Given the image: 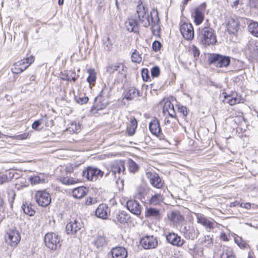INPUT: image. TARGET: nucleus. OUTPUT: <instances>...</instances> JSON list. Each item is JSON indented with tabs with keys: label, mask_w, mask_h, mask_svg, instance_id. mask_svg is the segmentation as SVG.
I'll list each match as a JSON object with an SVG mask.
<instances>
[{
	"label": "nucleus",
	"mask_w": 258,
	"mask_h": 258,
	"mask_svg": "<svg viewBox=\"0 0 258 258\" xmlns=\"http://www.w3.org/2000/svg\"><path fill=\"white\" fill-rule=\"evenodd\" d=\"M29 136V134L28 133H24L20 135H18L17 136H16L15 137H10L13 139H17V140H24L26 139Z\"/></svg>",
	"instance_id": "680f3d73"
},
{
	"label": "nucleus",
	"mask_w": 258,
	"mask_h": 258,
	"mask_svg": "<svg viewBox=\"0 0 258 258\" xmlns=\"http://www.w3.org/2000/svg\"><path fill=\"white\" fill-rule=\"evenodd\" d=\"M192 53L193 54L194 57L195 58V59H197V58L199 57L200 55V50L196 46H194L192 49Z\"/></svg>",
	"instance_id": "0e129e2a"
},
{
	"label": "nucleus",
	"mask_w": 258,
	"mask_h": 258,
	"mask_svg": "<svg viewBox=\"0 0 258 258\" xmlns=\"http://www.w3.org/2000/svg\"><path fill=\"white\" fill-rule=\"evenodd\" d=\"M239 27V22L233 19L230 20L227 24V30L229 34H236L238 31Z\"/></svg>",
	"instance_id": "c756f323"
},
{
	"label": "nucleus",
	"mask_w": 258,
	"mask_h": 258,
	"mask_svg": "<svg viewBox=\"0 0 258 258\" xmlns=\"http://www.w3.org/2000/svg\"><path fill=\"white\" fill-rule=\"evenodd\" d=\"M168 220L174 225H177L184 221V217L178 210H172L167 214Z\"/></svg>",
	"instance_id": "a211bd4d"
},
{
	"label": "nucleus",
	"mask_w": 258,
	"mask_h": 258,
	"mask_svg": "<svg viewBox=\"0 0 258 258\" xmlns=\"http://www.w3.org/2000/svg\"><path fill=\"white\" fill-rule=\"evenodd\" d=\"M125 27L130 32L136 33L139 32V23L136 17L132 16L128 18L125 23Z\"/></svg>",
	"instance_id": "6ab92c4d"
},
{
	"label": "nucleus",
	"mask_w": 258,
	"mask_h": 258,
	"mask_svg": "<svg viewBox=\"0 0 258 258\" xmlns=\"http://www.w3.org/2000/svg\"><path fill=\"white\" fill-rule=\"evenodd\" d=\"M21 208L24 213L29 216H33L35 213V211L32 208V205L31 204L23 203Z\"/></svg>",
	"instance_id": "e433bc0d"
},
{
	"label": "nucleus",
	"mask_w": 258,
	"mask_h": 258,
	"mask_svg": "<svg viewBox=\"0 0 258 258\" xmlns=\"http://www.w3.org/2000/svg\"><path fill=\"white\" fill-rule=\"evenodd\" d=\"M150 132L153 135L159 134L161 131V128L159 120L156 117L152 120L149 124Z\"/></svg>",
	"instance_id": "7c9ffc66"
},
{
	"label": "nucleus",
	"mask_w": 258,
	"mask_h": 258,
	"mask_svg": "<svg viewBox=\"0 0 258 258\" xmlns=\"http://www.w3.org/2000/svg\"><path fill=\"white\" fill-rule=\"evenodd\" d=\"M60 181L61 183L66 185H71L78 183L80 181L79 179L74 178L72 177H60Z\"/></svg>",
	"instance_id": "37998d69"
},
{
	"label": "nucleus",
	"mask_w": 258,
	"mask_h": 258,
	"mask_svg": "<svg viewBox=\"0 0 258 258\" xmlns=\"http://www.w3.org/2000/svg\"><path fill=\"white\" fill-rule=\"evenodd\" d=\"M248 4L250 8H258V0H248Z\"/></svg>",
	"instance_id": "69168bd1"
},
{
	"label": "nucleus",
	"mask_w": 258,
	"mask_h": 258,
	"mask_svg": "<svg viewBox=\"0 0 258 258\" xmlns=\"http://www.w3.org/2000/svg\"><path fill=\"white\" fill-rule=\"evenodd\" d=\"M83 227V223L80 219H72L66 226V231L68 234H75Z\"/></svg>",
	"instance_id": "f8f14e48"
},
{
	"label": "nucleus",
	"mask_w": 258,
	"mask_h": 258,
	"mask_svg": "<svg viewBox=\"0 0 258 258\" xmlns=\"http://www.w3.org/2000/svg\"><path fill=\"white\" fill-rule=\"evenodd\" d=\"M234 242L242 249L246 248L248 245L241 237L236 236L234 237Z\"/></svg>",
	"instance_id": "8fccbe9b"
},
{
	"label": "nucleus",
	"mask_w": 258,
	"mask_h": 258,
	"mask_svg": "<svg viewBox=\"0 0 258 258\" xmlns=\"http://www.w3.org/2000/svg\"><path fill=\"white\" fill-rule=\"evenodd\" d=\"M35 60V57L33 55H31L29 57L23 58V59L20 60V61H24V64H29L30 66L32 64Z\"/></svg>",
	"instance_id": "4d7b16f0"
},
{
	"label": "nucleus",
	"mask_w": 258,
	"mask_h": 258,
	"mask_svg": "<svg viewBox=\"0 0 258 258\" xmlns=\"http://www.w3.org/2000/svg\"><path fill=\"white\" fill-rule=\"evenodd\" d=\"M110 209L108 205L104 204H100L95 211V215L102 219H107Z\"/></svg>",
	"instance_id": "412c9836"
},
{
	"label": "nucleus",
	"mask_w": 258,
	"mask_h": 258,
	"mask_svg": "<svg viewBox=\"0 0 258 258\" xmlns=\"http://www.w3.org/2000/svg\"><path fill=\"white\" fill-rule=\"evenodd\" d=\"M206 8V3H202L199 7L195 9L192 17L194 19V22L197 25H200L204 21L205 15L204 13Z\"/></svg>",
	"instance_id": "ddd939ff"
},
{
	"label": "nucleus",
	"mask_w": 258,
	"mask_h": 258,
	"mask_svg": "<svg viewBox=\"0 0 258 258\" xmlns=\"http://www.w3.org/2000/svg\"><path fill=\"white\" fill-rule=\"evenodd\" d=\"M14 170L6 171L0 173V185H3L11 181L14 177Z\"/></svg>",
	"instance_id": "bb28decb"
},
{
	"label": "nucleus",
	"mask_w": 258,
	"mask_h": 258,
	"mask_svg": "<svg viewBox=\"0 0 258 258\" xmlns=\"http://www.w3.org/2000/svg\"><path fill=\"white\" fill-rule=\"evenodd\" d=\"M223 97L225 99H227V102L230 105H234L236 104L239 103L242 101V98L240 95L237 94H227L226 92L222 93Z\"/></svg>",
	"instance_id": "a878e982"
},
{
	"label": "nucleus",
	"mask_w": 258,
	"mask_h": 258,
	"mask_svg": "<svg viewBox=\"0 0 258 258\" xmlns=\"http://www.w3.org/2000/svg\"><path fill=\"white\" fill-rule=\"evenodd\" d=\"M5 240L8 245L15 247L20 241V234L15 228L9 229L6 233Z\"/></svg>",
	"instance_id": "6e6552de"
},
{
	"label": "nucleus",
	"mask_w": 258,
	"mask_h": 258,
	"mask_svg": "<svg viewBox=\"0 0 258 258\" xmlns=\"http://www.w3.org/2000/svg\"><path fill=\"white\" fill-rule=\"evenodd\" d=\"M208 61L209 64L218 68H227L231 63V57L220 53H210Z\"/></svg>",
	"instance_id": "20e7f679"
},
{
	"label": "nucleus",
	"mask_w": 258,
	"mask_h": 258,
	"mask_svg": "<svg viewBox=\"0 0 258 258\" xmlns=\"http://www.w3.org/2000/svg\"><path fill=\"white\" fill-rule=\"evenodd\" d=\"M130 218V215L125 211L118 210L112 213L110 219L119 227L127 224Z\"/></svg>",
	"instance_id": "423d86ee"
},
{
	"label": "nucleus",
	"mask_w": 258,
	"mask_h": 258,
	"mask_svg": "<svg viewBox=\"0 0 258 258\" xmlns=\"http://www.w3.org/2000/svg\"><path fill=\"white\" fill-rule=\"evenodd\" d=\"M148 10L143 5H138L137 8V14L138 15V19L143 18V16L148 14Z\"/></svg>",
	"instance_id": "a18cd8bd"
},
{
	"label": "nucleus",
	"mask_w": 258,
	"mask_h": 258,
	"mask_svg": "<svg viewBox=\"0 0 258 258\" xmlns=\"http://www.w3.org/2000/svg\"><path fill=\"white\" fill-rule=\"evenodd\" d=\"M163 112L164 114L167 113L168 115L173 118H176V112L173 104L170 101H166L163 107Z\"/></svg>",
	"instance_id": "c85d7f7f"
},
{
	"label": "nucleus",
	"mask_w": 258,
	"mask_h": 258,
	"mask_svg": "<svg viewBox=\"0 0 258 258\" xmlns=\"http://www.w3.org/2000/svg\"><path fill=\"white\" fill-rule=\"evenodd\" d=\"M77 77L78 75L75 72L67 71L62 74L61 79L63 80L75 82L77 79Z\"/></svg>",
	"instance_id": "f704fd0d"
},
{
	"label": "nucleus",
	"mask_w": 258,
	"mask_h": 258,
	"mask_svg": "<svg viewBox=\"0 0 258 258\" xmlns=\"http://www.w3.org/2000/svg\"><path fill=\"white\" fill-rule=\"evenodd\" d=\"M110 91L111 88L107 87L104 84L101 91L94 98L93 105L90 110L92 114L97 113L98 111L103 110L106 107L108 102L104 99V97L105 96L106 98H109L110 96Z\"/></svg>",
	"instance_id": "f03ea898"
},
{
	"label": "nucleus",
	"mask_w": 258,
	"mask_h": 258,
	"mask_svg": "<svg viewBox=\"0 0 258 258\" xmlns=\"http://www.w3.org/2000/svg\"><path fill=\"white\" fill-rule=\"evenodd\" d=\"M180 231L186 239L191 240L197 238L199 234V230L190 223H185L182 225Z\"/></svg>",
	"instance_id": "9d476101"
},
{
	"label": "nucleus",
	"mask_w": 258,
	"mask_h": 258,
	"mask_svg": "<svg viewBox=\"0 0 258 258\" xmlns=\"http://www.w3.org/2000/svg\"><path fill=\"white\" fill-rule=\"evenodd\" d=\"M197 40L201 45L205 47L214 45L217 42L214 30L209 27L199 28L197 32Z\"/></svg>",
	"instance_id": "7ed1b4c3"
},
{
	"label": "nucleus",
	"mask_w": 258,
	"mask_h": 258,
	"mask_svg": "<svg viewBox=\"0 0 258 258\" xmlns=\"http://www.w3.org/2000/svg\"><path fill=\"white\" fill-rule=\"evenodd\" d=\"M204 239L202 241L203 244L207 243L208 245H210L212 243V240L210 236H204Z\"/></svg>",
	"instance_id": "338daca9"
},
{
	"label": "nucleus",
	"mask_w": 258,
	"mask_h": 258,
	"mask_svg": "<svg viewBox=\"0 0 258 258\" xmlns=\"http://www.w3.org/2000/svg\"><path fill=\"white\" fill-rule=\"evenodd\" d=\"M120 68V63H117L115 64H109L106 67V72L110 74L114 73L115 71H118Z\"/></svg>",
	"instance_id": "3c124183"
},
{
	"label": "nucleus",
	"mask_w": 258,
	"mask_h": 258,
	"mask_svg": "<svg viewBox=\"0 0 258 258\" xmlns=\"http://www.w3.org/2000/svg\"><path fill=\"white\" fill-rule=\"evenodd\" d=\"M177 109L178 112L182 114L183 117H185L187 116V112L186 106L178 105Z\"/></svg>",
	"instance_id": "bf43d9fd"
},
{
	"label": "nucleus",
	"mask_w": 258,
	"mask_h": 258,
	"mask_svg": "<svg viewBox=\"0 0 258 258\" xmlns=\"http://www.w3.org/2000/svg\"><path fill=\"white\" fill-rule=\"evenodd\" d=\"M248 30L253 36L258 37V22L250 20L248 25Z\"/></svg>",
	"instance_id": "c9c22d12"
},
{
	"label": "nucleus",
	"mask_w": 258,
	"mask_h": 258,
	"mask_svg": "<svg viewBox=\"0 0 258 258\" xmlns=\"http://www.w3.org/2000/svg\"><path fill=\"white\" fill-rule=\"evenodd\" d=\"M146 176L153 186L157 188L162 187L163 182L158 173L149 171L146 173Z\"/></svg>",
	"instance_id": "f3484780"
},
{
	"label": "nucleus",
	"mask_w": 258,
	"mask_h": 258,
	"mask_svg": "<svg viewBox=\"0 0 258 258\" xmlns=\"http://www.w3.org/2000/svg\"><path fill=\"white\" fill-rule=\"evenodd\" d=\"M247 47L252 57L258 56V41L250 39L247 44Z\"/></svg>",
	"instance_id": "cd10ccee"
},
{
	"label": "nucleus",
	"mask_w": 258,
	"mask_h": 258,
	"mask_svg": "<svg viewBox=\"0 0 258 258\" xmlns=\"http://www.w3.org/2000/svg\"><path fill=\"white\" fill-rule=\"evenodd\" d=\"M197 222L207 228L212 229L214 227V220H209L202 214H198L197 215Z\"/></svg>",
	"instance_id": "5701e85b"
},
{
	"label": "nucleus",
	"mask_w": 258,
	"mask_h": 258,
	"mask_svg": "<svg viewBox=\"0 0 258 258\" xmlns=\"http://www.w3.org/2000/svg\"><path fill=\"white\" fill-rule=\"evenodd\" d=\"M145 216L148 218H153L158 221L160 220L162 218V214L161 210L156 208H147Z\"/></svg>",
	"instance_id": "4be33fe9"
},
{
	"label": "nucleus",
	"mask_w": 258,
	"mask_h": 258,
	"mask_svg": "<svg viewBox=\"0 0 258 258\" xmlns=\"http://www.w3.org/2000/svg\"><path fill=\"white\" fill-rule=\"evenodd\" d=\"M89 76L87 78V81L89 85H94L96 80V74L94 69H90L87 71Z\"/></svg>",
	"instance_id": "79ce46f5"
},
{
	"label": "nucleus",
	"mask_w": 258,
	"mask_h": 258,
	"mask_svg": "<svg viewBox=\"0 0 258 258\" xmlns=\"http://www.w3.org/2000/svg\"><path fill=\"white\" fill-rule=\"evenodd\" d=\"M128 170L130 172L135 173L139 169V165L133 160L130 159L128 160Z\"/></svg>",
	"instance_id": "09e8293b"
},
{
	"label": "nucleus",
	"mask_w": 258,
	"mask_h": 258,
	"mask_svg": "<svg viewBox=\"0 0 258 258\" xmlns=\"http://www.w3.org/2000/svg\"><path fill=\"white\" fill-rule=\"evenodd\" d=\"M126 207L130 212L135 215L139 216L141 214L142 207L136 200H128L126 203Z\"/></svg>",
	"instance_id": "aec40b11"
},
{
	"label": "nucleus",
	"mask_w": 258,
	"mask_h": 258,
	"mask_svg": "<svg viewBox=\"0 0 258 258\" xmlns=\"http://www.w3.org/2000/svg\"><path fill=\"white\" fill-rule=\"evenodd\" d=\"M104 49L107 51H110L113 48V41L109 37L103 39Z\"/></svg>",
	"instance_id": "de8ad7c7"
},
{
	"label": "nucleus",
	"mask_w": 258,
	"mask_h": 258,
	"mask_svg": "<svg viewBox=\"0 0 258 258\" xmlns=\"http://www.w3.org/2000/svg\"><path fill=\"white\" fill-rule=\"evenodd\" d=\"M110 172L115 178L120 179L125 174V162L123 160H116L110 165Z\"/></svg>",
	"instance_id": "1a4fd4ad"
},
{
	"label": "nucleus",
	"mask_w": 258,
	"mask_h": 258,
	"mask_svg": "<svg viewBox=\"0 0 258 258\" xmlns=\"http://www.w3.org/2000/svg\"><path fill=\"white\" fill-rule=\"evenodd\" d=\"M42 180H43L44 179H42L39 176H34L30 178V181L31 182V184H33L41 183L42 182Z\"/></svg>",
	"instance_id": "13d9d810"
},
{
	"label": "nucleus",
	"mask_w": 258,
	"mask_h": 258,
	"mask_svg": "<svg viewBox=\"0 0 258 258\" xmlns=\"http://www.w3.org/2000/svg\"><path fill=\"white\" fill-rule=\"evenodd\" d=\"M81 174L88 181H96L103 177L104 172L97 167L88 166L83 170Z\"/></svg>",
	"instance_id": "39448f33"
},
{
	"label": "nucleus",
	"mask_w": 258,
	"mask_h": 258,
	"mask_svg": "<svg viewBox=\"0 0 258 258\" xmlns=\"http://www.w3.org/2000/svg\"><path fill=\"white\" fill-rule=\"evenodd\" d=\"M132 60L133 62L140 63L142 61V57L137 50H135L131 56Z\"/></svg>",
	"instance_id": "603ef678"
},
{
	"label": "nucleus",
	"mask_w": 258,
	"mask_h": 258,
	"mask_svg": "<svg viewBox=\"0 0 258 258\" xmlns=\"http://www.w3.org/2000/svg\"><path fill=\"white\" fill-rule=\"evenodd\" d=\"M77 102L78 103L80 104H86L88 101H89V98L87 96H85V97H79L77 99Z\"/></svg>",
	"instance_id": "052dcab7"
},
{
	"label": "nucleus",
	"mask_w": 258,
	"mask_h": 258,
	"mask_svg": "<svg viewBox=\"0 0 258 258\" xmlns=\"http://www.w3.org/2000/svg\"><path fill=\"white\" fill-rule=\"evenodd\" d=\"M47 117L46 115L42 116L41 118L35 120L32 124V128L36 131H40L39 126L45 120H47Z\"/></svg>",
	"instance_id": "49530a36"
},
{
	"label": "nucleus",
	"mask_w": 258,
	"mask_h": 258,
	"mask_svg": "<svg viewBox=\"0 0 258 258\" xmlns=\"http://www.w3.org/2000/svg\"><path fill=\"white\" fill-rule=\"evenodd\" d=\"M143 17V18L139 19L142 26L144 27H148L151 25L153 34L159 35L161 32V28L158 11L153 9L150 14H147ZM137 19L138 20V19Z\"/></svg>",
	"instance_id": "f257e3e1"
},
{
	"label": "nucleus",
	"mask_w": 258,
	"mask_h": 258,
	"mask_svg": "<svg viewBox=\"0 0 258 258\" xmlns=\"http://www.w3.org/2000/svg\"><path fill=\"white\" fill-rule=\"evenodd\" d=\"M160 74V69L158 66H155L151 69V75L153 78H157Z\"/></svg>",
	"instance_id": "5fc2aeb1"
},
{
	"label": "nucleus",
	"mask_w": 258,
	"mask_h": 258,
	"mask_svg": "<svg viewBox=\"0 0 258 258\" xmlns=\"http://www.w3.org/2000/svg\"><path fill=\"white\" fill-rule=\"evenodd\" d=\"M60 238L53 232H48L44 236V240L45 245L50 249L56 250L60 246Z\"/></svg>",
	"instance_id": "0eeeda50"
},
{
	"label": "nucleus",
	"mask_w": 258,
	"mask_h": 258,
	"mask_svg": "<svg viewBox=\"0 0 258 258\" xmlns=\"http://www.w3.org/2000/svg\"><path fill=\"white\" fill-rule=\"evenodd\" d=\"M141 75L143 80L145 82L151 81L149 71L147 68H143L141 71Z\"/></svg>",
	"instance_id": "864d4df0"
},
{
	"label": "nucleus",
	"mask_w": 258,
	"mask_h": 258,
	"mask_svg": "<svg viewBox=\"0 0 258 258\" xmlns=\"http://www.w3.org/2000/svg\"><path fill=\"white\" fill-rule=\"evenodd\" d=\"M180 31L185 39L191 40L194 38V31L190 23H183L180 25Z\"/></svg>",
	"instance_id": "dca6fc26"
},
{
	"label": "nucleus",
	"mask_w": 258,
	"mask_h": 258,
	"mask_svg": "<svg viewBox=\"0 0 258 258\" xmlns=\"http://www.w3.org/2000/svg\"><path fill=\"white\" fill-rule=\"evenodd\" d=\"M35 198L37 203L41 207L48 206L51 201L50 194L46 190L37 191Z\"/></svg>",
	"instance_id": "9b49d317"
},
{
	"label": "nucleus",
	"mask_w": 258,
	"mask_h": 258,
	"mask_svg": "<svg viewBox=\"0 0 258 258\" xmlns=\"http://www.w3.org/2000/svg\"><path fill=\"white\" fill-rule=\"evenodd\" d=\"M112 258H126L127 251L126 249L121 246L112 248L111 250Z\"/></svg>",
	"instance_id": "b1692460"
},
{
	"label": "nucleus",
	"mask_w": 258,
	"mask_h": 258,
	"mask_svg": "<svg viewBox=\"0 0 258 258\" xmlns=\"http://www.w3.org/2000/svg\"><path fill=\"white\" fill-rule=\"evenodd\" d=\"M166 241L173 246L177 247L182 246L185 241L181 237L174 232H168L164 234Z\"/></svg>",
	"instance_id": "2eb2a0df"
},
{
	"label": "nucleus",
	"mask_w": 258,
	"mask_h": 258,
	"mask_svg": "<svg viewBox=\"0 0 258 258\" xmlns=\"http://www.w3.org/2000/svg\"><path fill=\"white\" fill-rule=\"evenodd\" d=\"M123 100L125 99L128 101L134 99L137 96H140V91L136 88L131 87L124 90Z\"/></svg>",
	"instance_id": "393cba45"
},
{
	"label": "nucleus",
	"mask_w": 258,
	"mask_h": 258,
	"mask_svg": "<svg viewBox=\"0 0 258 258\" xmlns=\"http://www.w3.org/2000/svg\"><path fill=\"white\" fill-rule=\"evenodd\" d=\"M24 64V61H18L15 62L11 68V71L13 74H19L24 71V69L21 68V66Z\"/></svg>",
	"instance_id": "a19ab883"
},
{
	"label": "nucleus",
	"mask_w": 258,
	"mask_h": 258,
	"mask_svg": "<svg viewBox=\"0 0 258 258\" xmlns=\"http://www.w3.org/2000/svg\"><path fill=\"white\" fill-rule=\"evenodd\" d=\"M5 201L2 196V195L0 194V212L3 211L5 210Z\"/></svg>",
	"instance_id": "774afa93"
},
{
	"label": "nucleus",
	"mask_w": 258,
	"mask_h": 258,
	"mask_svg": "<svg viewBox=\"0 0 258 258\" xmlns=\"http://www.w3.org/2000/svg\"><path fill=\"white\" fill-rule=\"evenodd\" d=\"M162 46V45L160 41L158 40H155L152 43V48L153 51L155 52H157L161 49Z\"/></svg>",
	"instance_id": "6e6d98bb"
},
{
	"label": "nucleus",
	"mask_w": 258,
	"mask_h": 258,
	"mask_svg": "<svg viewBox=\"0 0 258 258\" xmlns=\"http://www.w3.org/2000/svg\"><path fill=\"white\" fill-rule=\"evenodd\" d=\"M140 243L144 249H153L157 246L158 240L153 235H146L141 238Z\"/></svg>",
	"instance_id": "4468645a"
},
{
	"label": "nucleus",
	"mask_w": 258,
	"mask_h": 258,
	"mask_svg": "<svg viewBox=\"0 0 258 258\" xmlns=\"http://www.w3.org/2000/svg\"><path fill=\"white\" fill-rule=\"evenodd\" d=\"M81 125L79 122L73 121L67 129L70 133H77L81 130Z\"/></svg>",
	"instance_id": "ea45409f"
},
{
	"label": "nucleus",
	"mask_w": 258,
	"mask_h": 258,
	"mask_svg": "<svg viewBox=\"0 0 258 258\" xmlns=\"http://www.w3.org/2000/svg\"><path fill=\"white\" fill-rule=\"evenodd\" d=\"M147 192L148 189L146 186L144 184H141L137 189L136 198L142 201L143 199H145Z\"/></svg>",
	"instance_id": "72a5a7b5"
},
{
	"label": "nucleus",
	"mask_w": 258,
	"mask_h": 258,
	"mask_svg": "<svg viewBox=\"0 0 258 258\" xmlns=\"http://www.w3.org/2000/svg\"><path fill=\"white\" fill-rule=\"evenodd\" d=\"M8 201L10 204V208L12 210L13 208V203L16 196V192L13 189H8L7 190Z\"/></svg>",
	"instance_id": "c03bdc74"
},
{
	"label": "nucleus",
	"mask_w": 258,
	"mask_h": 258,
	"mask_svg": "<svg viewBox=\"0 0 258 258\" xmlns=\"http://www.w3.org/2000/svg\"><path fill=\"white\" fill-rule=\"evenodd\" d=\"M138 126V121L135 117L131 118L129 125L127 126L126 132L130 136H133L136 131Z\"/></svg>",
	"instance_id": "473e14b6"
},
{
	"label": "nucleus",
	"mask_w": 258,
	"mask_h": 258,
	"mask_svg": "<svg viewBox=\"0 0 258 258\" xmlns=\"http://www.w3.org/2000/svg\"><path fill=\"white\" fill-rule=\"evenodd\" d=\"M88 189L84 186H81L74 188L72 193L74 197L77 199L82 198L88 192Z\"/></svg>",
	"instance_id": "2f4dec72"
},
{
	"label": "nucleus",
	"mask_w": 258,
	"mask_h": 258,
	"mask_svg": "<svg viewBox=\"0 0 258 258\" xmlns=\"http://www.w3.org/2000/svg\"><path fill=\"white\" fill-rule=\"evenodd\" d=\"M93 243L97 248L101 247L107 244L106 238L104 235H98L95 238Z\"/></svg>",
	"instance_id": "4c0bfd02"
},
{
	"label": "nucleus",
	"mask_w": 258,
	"mask_h": 258,
	"mask_svg": "<svg viewBox=\"0 0 258 258\" xmlns=\"http://www.w3.org/2000/svg\"><path fill=\"white\" fill-rule=\"evenodd\" d=\"M162 196L160 194H156L152 196L149 201V204L151 205H159L162 202Z\"/></svg>",
	"instance_id": "58836bf2"
},
{
	"label": "nucleus",
	"mask_w": 258,
	"mask_h": 258,
	"mask_svg": "<svg viewBox=\"0 0 258 258\" xmlns=\"http://www.w3.org/2000/svg\"><path fill=\"white\" fill-rule=\"evenodd\" d=\"M221 258H235V257H234V256L232 254L231 252L226 251L225 252H223L221 254Z\"/></svg>",
	"instance_id": "e2e57ef3"
}]
</instances>
